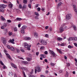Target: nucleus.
Returning a JSON list of instances; mask_svg holds the SVG:
<instances>
[{"instance_id":"obj_1","label":"nucleus","mask_w":77,"mask_h":77,"mask_svg":"<svg viewBox=\"0 0 77 77\" xmlns=\"http://www.w3.org/2000/svg\"><path fill=\"white\" fill-rule=\"evenodd\" d=\"M49 53H50V54L53 56V57H54L56 56V54H55L54 52L53 51L51 50H49Z\"/></svg>"},{"instance_id":"obj_2","label":"nucleus","mask_w":77,"mask_h":77,"mask_svg":"<svg viewBox=\"0 0 77 77\" xmlns=\"http://www.w3.org/2000/svg\"><path fill=\"white\" fill-rule=\"evenodd\" d=\"M72 17V15L71 14H69L66 15V20H70Z\"/></svg>"},{"instance_id":"obj_3","label":"nucleus","mask_w":77,"mask_h":77,"mask_svg":"<svg viewBox=\"0 0 77 77\" xmlns=\"http://www.w3.org/2000/svg\"><path fill=\"white\" fill-rule=\"evenodd\" d=\"M40 42L43 45H45L47 44V42L43 40H41L40 41Z\"/></svg>"},{"instance_id":"obj_4","label":"nucleus","mask_w":77,"mask_h":77,"mask_svg":"<svg viewBox=\"0 0 77 77\" xmlns=\"http://www.w3.org/2000/svg\"><path fill=\"white\" fill-rule=\"evenodd\" d=\"M1 39V41L3 44H5L6 43V40L5 39V38L3 37H2Z\"/></svg>"},{"instance_id":"obj_5","label":"nucleus","mask_w":77,"mask_h":77,"mask_svg":"<svg viewBox=\"0 0 77 77\" xmlns=\"http://www.w3.org/2000/svg\"><path fill=\"white\" fill-rule=\"evenodd\" d=\"M6 6H7V5L4 4L0 5V8L1 9H5V8H6Z\"/></svg>"},{"instance_id":"obj_6","label":"nucleus","mask_w":77,"mask_h":77,"mask_svg":"<svg viewBox=\"0 0 77 77\" xmlns=\"http://www.w3.org/2000/svg\"><path fill=\"white\" fill-rule=\"evenodd\" d=\"M59 30L60 32H63L64 30H65V29H64V28L63 27H61L60 29Z\"/></svg>"},{"instance_id":"obj_7","label":"nucleus","mask_w":77,"mask_h":77,"mask_svg":"<svg viewBox=\"0 0 77 77\" xmlns=\"http://www.w3.org/2000/svg\"><path fill=\"white\" fill-rule=\"evenodd\" d=\"M73 8H74V10L75 12H77V8H76V5H73Z\"/></svg>"},{"instance_id":"obj_8","label":"nucleus","mask_w":77,"mask_h":77,"mask_svg":"<svg viewBox=\"0 0 77 77\" xmlns=\"http://www.w3.org/2000/svg\"><path fill=\"white\" fill-rule=\"evenodd\" d=\"M34 37H35L36 38H38V33L36 32H35L34 33Z\"/></svg>"},{"instance_id":"obj_9","label":"nucleus","mask_w":77,"mask_h":77,"mask_svg":"<svg viewBox=\"0 0 77 77\" xmlns=\"http://www.w3.org/2000/svg\"><path fill=\"white\" fill-rule=\"evenodd\" d=\"M11 65L12 66L14 67L15 69H17V67L16 66V65H15V64H14V63H11Z\"/></svg>"},{"instance_id":"obj_10","label":"nucleus","mask_w":77,"mask_h":77,"mask_svg":"<svg viewBox=\"0 0 77 77\" xmlns=\"http://www.w3.org/2000/svg\"><path fill=\"white\" fill-rule=\"evenodd\" d=\"M30 47V46H29L28 44L27 43H25V45H24V47L25 48H28V47Z\"/></svg>"},{"instance_id":"obj_11","label":"nucleus","mask_w":77,"mask_h":77,"mask_svg":"<svg viewBox=\"0 0 77 77\" xmlns=\"http://www.w3.org/2000/svg\"><path fill=\"white\" fill-rule=\"evenodd\" d=\"M10 42L12 43V44H15V43L14 42V39H13L12 40L11 39H10L9 40Z\"/></svg>"},{"instance_id":"obj_12","label":"nucleus","mask_w":77,"mask_h":77,"mask_svg":"<svg viewBox=\"0 0 77 77\" xmlns=\"http://www.w3.org/2000/svg\"><path fill=\"white\" fill-rule=\"evenodd\" d=\"M36 69L37 70V72H38L41 71V69L40 67H38L36 68Z\"/></svg>"},{"instance_id":"obj_13","label":"nucleus","mask_w":77,"mask_h":77,"mask_svg":"<svg viewBox=\"0 0 77 77\" xmlns=\"http://www.w3.org/2000/svg\"><path fill=\"white\" fill-rule=\"evenodd\" d=\"M72 27L73 30H75V31H77V27H76V26H75L73 25L72 26Z\"/></svg>"},{"instance_id":"obj_14","label":"nucleus","mask_w":77,"mask_h":77,"mask_svg":"<svg viewBox=\"0 0 77 77\" xmlns=\"http://www.w3.org/2000/svg\"><path fill=\"white\" fill-rule=\"evenodd\" d=\"M40 57H42V58H45V57H46V55L43 54H41L40 55Z\"/></svg>"},{"instance_id":"obj_15","label":"nucleus","mask_w":77,"mask_h":77,"mask_svg":"<svg viewBox=\"0 0 77 77\" xmlns=\"http://www.w3.org/2000/svg\"><path fill=\"white\" fill-rule=\"evenodd\" d=\"M15 20H16L17 21H21V20H22V19H21V18L17 17Z\"/></svg>"},{"instance_id":"obj_16","label":"nucleus","mask_w":77,"mask_h":77,"mask_svg":"<svg viewBox=\"0 0 77 77\" xmlns=\"http://www.w3.org/2000/svg\"><path fill=\"white\" fill-rule=\"evenodd\" d=\"M45 49V47L44 46H41V47L40 48V50H42Z\"/></svg>"},{"instance_id":"obj_17","label":"nucleus","mask_w":77,"mask_h":77,"mask_svg":"<svg viewBox=\"0 0 77 77\" xmlns=\"http://www.w3.org/2000/svg\"><path fill=\"white\" fill-rule=\"evenodd\" d=\"M1 18L2 20V21H5V18H4V17H3V16H1Z\"/></svg>"},{"instance_id":"obj_18","label":"nucleus","mask_w":77,"mask_h":77,"mask_svg":"<svg viewBox=\"0 0 77 77\" xmlns=\"http://www.w3.org/2000/svg\"><path fill=\"white\" fill-rule=\"evenodd\" d=\"M31 38L30 37H25L24 38V40H30Z\"/></svg>"},{"instance_id":"obj_19","label":"nucleus","mask_w":77,"mask_h":77,"mask_svg":"<svg viewBox=\"0 0 77 77\" xmlns=\"http://www.w3.org/2000/svg\"><path fill=\"white\" fill-rule=\"evenodd\" d=\"M6 55H7V57L9 59H11V56H10V55L9 54H6Z\"/></svg>"},{"instance_id":"obj_20","label":"nucleus","mask_w":77,"mask_h":77,"mask_svg":"<svg viewBox=\"0 0 77 77\" xmlns=\"http://www.w3.org/2000/svg\"><path fill=\"white\" fill-rule=\"evenodd\" d=\"M27 3V0H23V3L24 4H26Z\"/></svg>"},{"instance_id":"obj_21","label":"nucleus","mask_w":77,"mask_h":77,"mask_svg":"<svg viewBox=\"0 0 77 77\" xmlns=\"http://www.w3.org/2000/svg\"><path fill=\"white\" fill-rule=\"evenodd\" d=\"M12 4H10L9 5V6L10 8L11 9H12Z\"/></svg>"},{"instance_id":"obj_22","label":"nucleus","mask_w":77,"mask_h":77,"mask_svg":"<svg viewBox=\"0 0 77 77\" xmlns=\"http://www.w3.org/2000/svg\"><path fill=\"white\" fill-rule=\"evenodd\" d=\"M27 28V27L26 26L24 25L22 26L23 29H26Z\"/></svg>"},{"instance_id":"obj_23","label":"nucleus","mask_w":77,"mask_h":77,"mask_svg":"<svg viewBox=\"0 0 77 77\" xmlns=\"http://www.w3.org/2000/svg\"><path fill=\"white\" fill-rule=\"evenodd\" d=\"M62 38L60 37H58L57 38V41H62Z\"/></svg>"},{"instance_id":"obj_24","label":"nucleus","mask_w":77,"mask_h":77,"mask_svg":"<svg viewBox=\"0 0 77 77\" xmlns=\"http://www.w3.org/2000/svg\"><path fill=\"white\" fill-rule=\"evenodd\" d=\"M22 73L23 74V75L24 77H26V74H25V72L23 71H22Z\"/></svg>"},{"instance_id":"obj_25","label":"nucleus","mask_w":77,"mask_h":77,"mask_svg":"<svg viewBox=\"0 0 77 77\" xmlns=\"http://www.w3.org/2000/svg\"><path fill=\"white\" fill-rule=\"evenodd\" d=\"M69 40H70V41H74V38H73V37L69 38Z\"/></svg>"},{"instance_id":"obj_26","label":"nucleus","mask_w":77,"mask_h":77,"mask_svg":"<svg viewBox=\"0 0 77 77\" xmlns=\"http://www.w3.org/2000/svg\"><path fill=\"white\" fill-rule=\"evenodd\" d=\"M73 46H72L70 45H69L68 46V48H70V49L72 48H73Z\"/></svg>"},{"instance_id":"obj_27","label":"nucleus","mask_w":77,"mask_h":77,"mask_svg":"<svg viewBox=\"0 0 77 77\" xmlns=\"http://www.w3.org/2000/svg\"><path fill=\"white\" fill-rule=\"evenodd\" d=\"M10 49H11V50L12 51H14V50H15V49H14V47H10Z\"/></svg>"},{"instance_id":"obj_28","label":"nucleus","mask_w":77,"mask_h":77,"mask_svg":"<svg viewBox=\"0 0 77 77\" xmlns=\"http://www.w3.org/2000/svg\"><path fill=\"white\" fill-rule=\"evenodd\" d=\"M21 32L22 33H24V30L23 29H21Z\"/></svg>"},{"instance_id":"obj_29","label":"nucleus","mask_w":77,"mask_h":77,"mask_svg":"<svg viewBox=\"0 0 77 77\" xmlns=\"http://www.w3.org/2000/svg\"><path fill=\"white\" fill-rule=\"evenodd\" d=\"M62 3L61 2H60L59 4H58V7H59V6H60V5H62Z\"/></svg>"},{"instance_id":"obj_30","label":"nucleus","mask_w":77,"mask_h":77,"mask_svg":"<svg viewBox=\"0 0 77 77\" xmlns=\"http://www.w3.org/2000/svg\"><path fill=\"white\" fill-rule=\"evenodd\" d=\"M8 34H9V36H11L13 33H12V32H8Z\"/></svg>"},{"instance_id":"obj_31","label":"nucleus","mask_w":77,"mask_h":77,"mask_svg":"<svg viewBox=\"0 0 77 77\" xmlns=\"http://www.w3.org/2000/svg\"><path fill=\"white\" fill-rule=\"evenodd\" d=\"M66 74L65 75V76L66 77H68V75L69 74V73L68 72H66Z\"/></svg>"},{"instance_id":"obj_32","label":"nucleus","mask_w":77,"mask_h":77,"mask_svg":"<svg viewBox=\"0 0 77 77\" xmlns=\"http://www.w3.org/2000/svg\"><path fill=\"white\" fill-rule=\"evenodd\" d=\"M37 11H38L39 12V11H41V8H40L39 7L37 8Z\"/></svg>"},{"instance_id":"obj_33","label":"nucleus","mask_w":77,"mask_h":77,"mask_svg":"<svg viewBox=\"0 0 77 77\" xmlns=\"http://www.w3.org/2000/svg\"><path fill=\"white\" fill-rule=\"evenodd\" d=\"M27 60L28 62H30L31 60V58H28L27 59Z\"/></svg>"},{"instance_id":"obj_34","label":"nucleus","mask_w":77,"mask_h":77,"mask_svg":"<svg viewBox=\"0 0 77 77\" xmlns=\"http://www.w3.org/2000/svg\"><path fill=\"white\" fill-rule=\"evenodd\" d=\"M23 63L24 64H25V65L28 64V62L27 61H24Z\"/></svg>"},{"instance_id":"obj_35","label":"nucleus","mask_w":77,"mask_h":77,"mask_svg":"<svg viewBox=\"0 0 77 77\" xmlns=\"http://www.w3.org/2000/svg\"><path fill=\"white\" fill-rule=\"evenodd\" d=\"M39 6V4H36L35 5V8H37L38 6Z\"/></svg>"},{"instance_id":"obj_36","label":"nucleus","mask_w":77,"mask_h":77,"mask_svg":"<svg viewBox=\"0 0 77 77\" xmlns=\"http://www.w3.org/2000/svg\"><path fill=\"white\" fill-rule=\"evenodd\" d=\"M28 6L30 9H31V8H32V5H31V4H29L28 5Z\"/></svg>"},{"instance_id":"obj_37","label":"nucleus","mask_w":77,"mask_h":77,"mask_svg":"<svg viewBox=\"0 0 77 77\" xmlns=\"http://www.w3.org/2000/svg\"><path fill=\"white\" fill-rule=\"evenodd\" d=\"M35 15H36L38 17H39V14L37 13H36V12H35Z\"/></svg>"},{"instance_id":"obj_38","label":"nucleus","mask_w":77,"mask_h":77,"mask_svg":"<svg viewBox=\"0 0 77 77\" xmlns=\"http://www.w3.org/2000/svg\"><path fill=\"white\" fill-rule=\"evenodd\" d=\"M16 51L17 53H20V50L18 49H16Z\"/></svg>"},{"instance_id":"obj_39","label":"nucleus","mask_w":77,"mask_h":77,"mask_svg":"<svg viewBox=\"0 0 77 77\" xmlns=\"http://www.w3.org/2000/svg\"><path fill=\"white\" fill-rule=\"evenodd\" d=\"M14 30L15 32H17V28L16 27H15L14 29Z\"/></svg>"},{"instance_id":"obj_40","label":"nucleus","mask_w":77,"mask_h":77,"mask_svg":"<svg viewBox=\"0 0 77 77\" xmlns=\"http://www.w3.org/2000/svg\"><path fill=\"white\" fill-rule=\"evenodd\" d=\"M73 41H77V37L73 38Z\"/></svg>"},{"instance_id":"obj_41","label":"nucleus","mask_w":77,"mask_h":77,"mask_svg":"<svg viewBox=\"0 0 77 77\" xmlns=\"http://www.w3.org/2000/svg\"><path fill=\"white\" fill-rule=\"evenodd\" d=\"M7 22H8V23H11V20H7Z\"/></svg>"},{"instance_id":"obj_42","label":"nucleus","mask_w":77,"mask_h":77,"mask_svg":"<svg viewBox=\"0 0 77 77\" xmlns=\"http://www.w3.org/2000/svg\"><path fill=\"white\" fill-rule=\"evenodd\" d=\"M58 52H59L60 53V54H61V53H62V51H60V49H59L58 51Z\"/></svg>"},{"instance_id":"obj_43","label":"nucleus","mask_w":77,"mask_h":77,"mask_svg":"<svg viewBox=\"0 0 77 77\" xmlns=\"http://www.w3.org/2000/svg\"><path fill=\"white\" fill-rule=\"evenodd\" d=\"M50 64L51 65V66H54L55 65V64H54V63H51Z\"/></svg>"},{"instance_id":"obj_44","label":"nucleus","mask_w":77,"mask_h":77,"mask_svg":"<svg viewBox=\"0 0 77 77\" xmlns=\"http://www.w3.org/2000/svg\"><path fill=\"white\" fill-rule=\"evenodd\" d=\"M4 11V10L3 9H0V12H3Z\"/></svg>"},{"instance_id":"obj_45","label":"nucleus","mask_w":77,"mask_h":77,"mask_svg":"<svg viewBox=\"0 0 77 77\" xmlns=\"http://www.w3.org/2000/svg\"><path fill=\"white\" fill-rule=\"evenodd\" d=\"M20 51H22V52H24L25 51L22 48H21L20 49Z\"/></svg>"},{"instance_id":"obj_46","label":"nucleus","mask_w":77,"mask_h":77,"mask_svg":"<svg viewBox=\"0 0 77 77\" xmlns=\"http://www.w3.org/2000/svg\"><path fill=\"white\" fill-rule=\"evenodd\" d=\"M45 37H46V38H48V37H49L48 35L47 34H45Z\"/></svg>"},{"instance_id":"obj_47","label":"nucleus","mask_w":77,"mask_h":77,"mask_svg":"<svg viewBox=\"0 0 77 77\" xmlns=\"http://www.w3.org/2000/svg\"><path fill=\"white\" fill-rule=\"evenodd\" d=\"M7 47L8 49H10L11 48V47L9 45H7Z\"/></svg>"},{"instance_id":"obj_48","label":"nucleus","mask_w":77,"mask_h":77,"mask_svg":"<svg viewBox=\"0 0 77 77\" xmlns=\"http://www.w3.org/2000/svg\"><path fill=\"white\" fill-rule=\"evenodd\" d=\"M3 2L4 3H8V2H7L6 1H5V0L3 1Z\"/></svg>"},{"instance_id":"obj_49","label":"nucleus","mask_w":77,"mask_h":77,"mask_svg":"<svg viewBox=\"0 0 77 77\" xmlns=\"http://www.w3.org/2000/svg\"><path fill=\"white\" fill-rule=\"evenodd\" d=\"M65 26V24L64 23L61 25V27H63Z\"/></svg>"},{"instance_id":"obj_50","label":"nucleus","mask_w":77,"mask_h":77,"mask_svg":"<svg viewBox=\"0 0 77 77\" xmlns=\"http://www.w3.org/2000/svg\"><path fill=\"white\" fill-rule=\"evenodd\" d=\"M0 63L2 65H4V64H3V62L2 61H0Z\"/></svg>"},{"instance_id":"obj_51","label":"nucleus","mask_w":77,"mask_h":77,"mask_svg":"<svg viewBox=\"0 0 77 77\" xmlns=\"http://www.w3.org/2000/svg\"><path fill=\"white\" fill-rule=\"evenodd\" d=\"M66 64L67 66H70V63H66Z\"/></svg>"},{"instance_id":"obj_52","label":"nucleus","mask_w":77,"mask_h":77,"mask_svg":"<svg viewBox=\"0 0 77 77\" xmlns=\"http://www.w3.org/2000/svg\"><path fill=\"white\" fill-rule=\"evenodd\" d=\"M19 8L20 9H21L22 8V5H21L20 4L19 5Z\"/></svg>"},{"instance_id":"obj_53","label":"nucleus","mask_w":77,"mask_h":77,"mask_svg":"<svg viewBox=\"0 0 77 77\" xmlns=\"http://www.w3.org/2000/svg\"><path fill=\"white\" fill-rule=\"evenodd\" d=\"M39 52H37L36 53V56H38V55H39Z\"/></svg>"},{"instance_id":"obj_54","label":"nucleus","mask_w":77,"mask_h":77,"mask_svg":"<svg viewBox=\"0 0 77 77\" xmlns=\"http://www.w3.org/2000/svg\"><path fill=\"white\" fill-rule=\"evenodd\" d=\"M35 19H36V20H38V19H39V17H38L37 16H36L35 17Z\"/></svg>"},{"instance_id":"obj_55","label":"nucleus","mask_w":77,"mask_h":77,"mask_svg":"<svg viewBox=\"0 0 77 77\" xmlns=\"http://www.w3.org/2000/svg\"><path fill=\"white\" fill-rule=\"evenodd\" d=\"M0 58H2V53L0 52Z\"/></svg>"},{"instance_id":"obj_56","label":"nucleus","mask_w":77,"mask_h":77,"mask_svg":"<svg viewBox=\"0 0 77 77\" xmlns=\"http://www.w3.org/2000/svg\"><path fill=\"white\" fill-rule=\"evenodd\" d=\"M1 28L2 29H5V27H4V26H1Z\"/></svg>"},{"instance_id":"obj_57","label":"nucleus","mask_w":77,"mask_h":77,"mask_svg":"<svg viewBox=\"0 0 77 77\" xmlns=\"http://www.w3.org/2000/svg\"><path fill=\"white\" fill-rule=\"evenodd\" d=\"M45 54H48V52L47 51H45Z\"/></svg>"},{"instance_id":"obj_58","label":"nucleus","mask_w":77,"mask_h":77,"mask_svg":"<svg viewBox=\"0 0 77 77\" xmlns=\"http://www.w3.org/2000/svg\"><path fill=\"white\" fill-rule=\"evenodd\" d=\"M45 62H46V63H47L48 62V61L47 60V59H45Z\"/></svg>"},{"instance_id":"obj_59","label":"nucleus","mask_w":77,"mask_h":77,"mask_svg":"<svg viewBox=\"0 0 77 77\" xmlns=\"http://www.w3.org/2000/svg\"><path fill=\"white\" fill-rule=\"evenodd\" d=\"M64 45V44L63 43H62L60 44V46H63Z\"/></svg>"},{"instance_id":"obj_60","label":"nucleus","mask_w":77,"mask_h":77,"mask_svg":"<svg viewBox=\"0 0 77 77\" xmlns=\"http://www.w3.org/2000/svg\"><path fill=\"white\" fill-rule=\"evenodd\" d=\"M58 20H59V21H60V19H61V18H60V17H58Z\"/></svg>"},{"instance_id":"obj_61","label":"nucleus","mask_w":77,"mask_h":77,"mask_svg":"<svg viewBox=\"0 0 77 77\" xmlns=\"http://www.w3.org/2000/svg\"><path fill=\"white\" fill-rule=\"evenodd\" d=\"M23 7L24 8H26V4H24Z\"/></svg>"},{"instance_id":"obj_62","label":"nucleus","mask_w":77,"mask_h":77,"mask_svg":"<svg viewBox=\"0 0 77 77\" xmlns=\"http://www.w3.org/2000/svg\"><path fill=\"white\" fill-rule=\"evenodd\" d=\"M4 27H6V26H7V24L6 23H5L4 25Z\"/></svg>"},{"instance_id":"obj_63","label":"nucleus","mask_w":77,"mask_h":77,"mask_svg":"<svg viewBox=\"0 0 77 77\" xmlns=\"http://www.w3.org/2000/svg\"><path fill=\"white\" fill-rule=\"evenodd\" d=\"M48 28V26H46L45 27V29H47Z\"/></svg>"},{"instance_id":"obj_64","label":"nucleus","mask_w":77,"mask_h":77,"mask_svg":"<svg viewBox=\"0 0 77 77\" xmlns=\"http://www.w3.org/2000/svg\"><path fill=\"white\" fill-rule=\"evenodd\" d=\"M74 45H75V47H77V44H76V43H75Z\"/></svg>"}]
</instances>
